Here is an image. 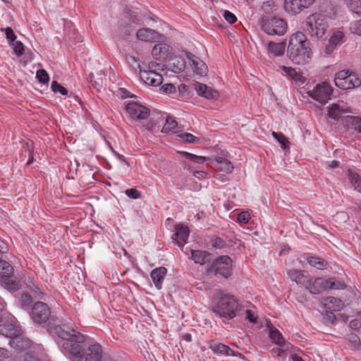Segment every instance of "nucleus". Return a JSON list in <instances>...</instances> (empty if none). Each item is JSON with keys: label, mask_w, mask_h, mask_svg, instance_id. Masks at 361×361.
Instances as JSON below:
<instances>
[{"label": "nucleus", "mask_w": 361, "mask_h": 361, "mask_svg": "<svg viewBox=\"0 0 361 361\" xmlns=\"http://www.w3.org/2000/svg\"><path fill=\"white\" fill-rule=\"evenodd\" d=\"M349 10L359 16L361 15V0H343Z\"/></svg>", "instance_id": "nucleus-38"}, {"label": "nucleus", "mask_w": 361, "mask_h": 361, "mask_svg": "<svg viewBox=\"0 0 361 361\" xmlns=\"http://www.w3.org/2000/svg\"><path fill=\"white\" fill-rule=\"evenodd\" d=\"M304 257L311 267L317 269L324 270L327 267V262L320 257L311 256L309 254H305Z\"/></svg>", "instance_id": "nucleus-30"}, {"label": "nucleus", "mask_w": 361, "mask_h": 361, "mask_svg": "<svg viewBox=\"0 0 361 361\" xmlns=\"http://www.w3.org/2000/svg\"><path fill=\"white\" fill-rule=\"evenodd\" d=\"M0 357H8V353L6 349L4 348H0Z\"/></svg>", "instance_id": "nucleus-64"}, {"label": "nucleus", "mask_w": 361, "mask_h": 361, "mask_svg": "<svg viewBox=\"0 0 361 361\" xmlns=\"http://www.w3.org/2000/svg\"><path fill=\"white\" fill-rule=\"evenodd\" d=\"M213 166L216 170H219L226 173H231L233 170V166L231 161L224 157L215 158Z\"/></svg>", "instance_id": "nucleus-28"}, {"label": "nucleus", "mask_w": 361, "mask_h": 361, "mask_svg": "<svg viewBox=\"0 0 361 361\" xmlns=\"http://www.w3.org/2000/svg\"><path fill=\"white\" fill-rule=\"evenodd\" d=\"M195 90L197 94L207 99L216 100L219 98V92L211 87L200 82H195L194 84Z\"/></svg>", "instance_id": "nucleus-17"}, {"label": "nucleus", "mask_w": 361, "mask_h": 361, "mask_svg": "<svg viewBox=\"0 0 361 361\" xmlns=\"http://www.w3.org/2000/svg\"><path fill=\"white\" fill-rule=\"evenodd\" d=\"M177 122L173 118L168 117L166 118V123L161 129V133L166 134H173L177 132Z\"/></svg>", "instance_id": "nucleus-35"}, {"label": "nucleus", "mask_w": 361, "mask_h": 361, "mask_svg": "<svg viewBox=\"0 0 361 361\" xmlns=\"http://www.w3.org/2000/svg\"><path fill=\"white\" fill-rule=\"evenodd\" d=\"M328 116L332 119L338 120L343 114L350 112V108L345 103H334L327 107Z\"/></svg>", "instance_id": "nucleus-16"}, {"label": "nucleus", "mask_w": 361, "mask_h": 361, "mask_svg": "<svg viewBox=\"0 0 361 361\" xmlns=\"http://www.w3.org/2000/svg\"><path fill=\"white\" fill-rule=\"evenodd\" d=\"M246 319H247L250 322L255 323L257 322V317L255 314L250 310H247L245 311Z\"/></svg>", "instance_id": "nucleus-59"}, {"label": "nucleus", "mask_w": 361, "mask_h": 361, "mask_svg": "<svg viewBox=\"0 0 361 361\" xmlns=\"http://www.w3.org/2000/svg\"><path fill=\"white\" fill-rule=\"evenodd\" d=\"M0 274L1 279L5 276H8V275L13 274V267L5 260H2L0 259Z\"/></svg>", "instance_id": "nucleus-37"}, {"label": "nucleus", "mask_w": 361, "mask_h": 361, "mask_svg": "<svg viewBox=\"0 0 361 361\" xmlns=\"http://www.w3.org/2000/svg\"><path fill=\"white\" fill-rule=\"evenodd\" d=\"M288 56L295 64L305 65L312 59L310 42L302 32H296L289 39L287 47Z\"/></svg>", "instance_id": "nucleus-2"}, {"label": "nucleus", "mask_w": 361, "mask_h": 361, "mask_svg": "<svg viewBox=\"0 0 361 361\" xmlns=\"http://www.w3.org/2000/svg\"><path fill=\"white\" fill-rule=\"evenodd\" d=\"M209 271L228 279L232 274V259L228 255H222L214 259Z\"/></svg>", "instance_id": "nucleus-9"}, {"label": "nucleus", "mask_w": 361, "mask_h": 361, "mask_svg": "<svg viewBox=\"0 0 361 361\" xmlns=\"http://www.w3.org/2000/svg\"><path fill=\"white\" fill-rule=\"evenodd\" d=\"M273 137L278 140L283 148H286V145L288 143L287 138L282 134L276 132L272 133Z\"/></svg>", "instance_id": "nucleus-50"}, {"label": "nucleus", "mask_w": 361, "mask_h": 361, "mask_svg": "<svg viewBox=\"0 0 361 361\" xmlns=\"http://www.w3.org/2000/svg\"><path fill=\"white\" fill-rule=\"evenodd\" d=\"M125 193L128 197L135 200L139 198L140 196L138 190L135 188L128 189L125 191Z\"/></svg>", "instance_id": "nucleus-53"}, {"label": "nucleus", "mask_w": 361, "mask_h": 361, "mask_svg": "<svg viewBox=\"0 0 361 361\" xmlns=\"http://www.w3.org/2000/svg\"><path fill=\"white\" fill-rule=\"evenodd\" d=\"M326 283H328V282L325 279L317 278L313 280L309 277L305 288L312 294H319V293L326 290Z\"/></svg>", "instance_id": "nucleus-20"}, {"label": "nucleus", "mask_w": 361, "mask_h": 361, "mask_svg": "<svg viewBox=\"0 0 361 361\" xmlns=\"http://www.w3.org/2000/svg\"><path fill=\"white\" fill-rule=\"evenodd\" d=\"M209 348L215 354L225 355L227 356H236L237 355V354L232 349H231L228 345H226L221 343L211 341L209 344Z\"/></svg>", "instance_id": "nucleus-26"}, {"label": "nucleus", "mask_w": 361, "mask_h": 361, "mask_svg": "<svg viewBox=\"0 0 361 361\" xmlns=\"http://www.w3.org/2000/svg\"><path fill=\"white\" fill-rule=\"evenodd\" d=\"M328 283H326V289L331 290H343L345 288V285L339 281H335L334 279H326Z\"/></svg>", "instance_id": "nucleus-41"}, {"label": "nucleus", "mask_w": 361, "mask_h": 361, "mask_svg": "<svg viewBox=\"0 0 361 361\" xmlns=\"http://www.w3.org/2000/svg\"><path fill=\"white\" fill-rule=\"evenodd\" d=\"M286 49L285 42H269L267 45V49L269 54H271L274 56H279L284 54Z\"/></svg>", "instance_id": "nucleus-33"}, {"label": "nucleus", "mask_w": 361, "mask_h": 361, "mask_svg": "<svg viewBox=\"0 0 361 361\" xmlns=\"http://www.w3.org/2000/svg\"><path fill=\"white\" fill-rule=\"evenodd\" d=\"M192 259L195 263L204 264L208 262V257L209 254L206 251L202 250H190Z\"/></svg>", "instance_id": "nucleus-34"}, {"label": "nucleus", "mask_w": 361, "mask_h": 361, "mask_svg": "<svg viewBox=\"0 0 361 361\" xmlns=\"http://www.w3.org/2000/svg\"><path fill=\"white\" fill-rule=\"evenodd\" d=\"M137 19L133 12L130 11L124 12L118 21L116 34L122 37H128L134 32Z\"/></svg>", "instance_id": "nucleus-5"}, {"label": "nucleus", "mask_w": 361, "mask_h": 361, "mask_svg": "<svg viewBox=\"0 0 361 361\" xmlns=\"http://www.w3.org/2000/svg\"><path fill=\"white\" fill-rule=\"evenodd\" d=\"M262 28L268 35H283L286 32V23L279 18H264L262 20Z\"/></svg>", "instance_id": "nucleus-8"}, {"label": "nucleus", "mask_w": 361, "mask_h": 361, "mask_svg": "<svg viewBox=\"0 0 361 361\" xmlns=\"http://www.w3.org/2000/svg\"><path fill=\"white\" fill-rule=\"evenodd\" d=\"M334 83L340 89L350 90L359 87L361 85V79L349 71L342 70L336 74Z\"/></svg>", "instance_id": "nucleus-6"}, {"label": "nucleus", "mask_w": 361, "mask_h": 361, "mask_svg": "<svg viewBox=\"0 0 361 361\" xmlns=\"http://www.w3.org/2000/svg\"><path fill=\"white\" fill-rule=\"evenodd\" d=\"M186 57L190 61V64L196 74L200 75H204L207 73V67L204 61L200 60L194 54L186 52Z\"/></svg>", "instance_id": "nucleus-19"}, {"label": "nucleus", "mask_w": 361, "mask_h": 361, "mask_svg": "<svg viewBox=\"0 0 361 361\" xmlns=\"http://www.w3.org/2000/svg\"><path fill=\"white\" fill-rule=\"evenodd\" d=\"M163 48H165V45L164 44H158V45H156L154 46L153 50H152V54L155 56H157V52L158 51H161L162 50Z\"/></svg>", "instance_id": "nucleus-63"}, {"label": "nucleus", "mask_w": 361, "mask_h": 361, "mask_svg": "<svg viewBox=\"0 0 361 361\" xmlns=\"http://www.w3.org/2000/svg\"><path fill=\"white\" fill-rule=\"evenodd\" d=\"M163 92L169 94H173L176 92V87L171 83L165 84L161 87Z\"/></svg>", "instance_id": "nucleus-55"}, {"label": "nucleus", "mask_w": 361, "mask_h": 361, "mask_svg": "<svg viewBox=\"0 0 361 361\" xmlns=\"http://www.w3.org/2000/svg\"><path fill=\"white\" fill-rule=\"evenodd\" d=\"M238 307L239 305L233 295L223 293L221 295L218 303L213 308V311L220 317L231 319L236 316Z\"/></svg>", "instance_id": "nucleus-4"}, {"label": "nucleus", "mask_w": 361, "mask_h": 361, "mask_svg": "<svg viewBox=\"0 0 361 361\" xmlns=\"http://www.w3.org/2000/svg\"><path fill=\"white\" fill-rule=\"evenodd\" d=\"M344 34L341 31H336L333 33L329 40L331 41V44L338 46L343 43V39Z\"/></svg>", "instance_id": "nucleus-44"}, {"label": "nucleus", "mask_w": 361, "mask_h": 361, "mask_svg": "<svg viewBox=\"0 0 361 361\" xmlns=\"http://www.w3.org/2000/svg\"><path fill=\"white\" fill-rule=\"evenodd\" d=\"M167 273V269L164 267H159L153 269L150 273L152 280L158 290H161Z\"/></svg>", "instance_id": "nucleus-22"}, {"label": "nucleus", "mask_w": 361, "mask_h": 361, "mask_svg": "<svg viewBox=\"0 0 361 361\" xmlns=\"http://www.w3.org/2000/svg\"><path fill=\"white\" fill-rule=\"evenodd\" d=\"M51 90L55 93H60L62 95H67L68 91L67 90L63 87L61 84L58 83L56 81H53L51 83Z\"/></svg>", "instance_id": "nucleus-47"}, {"label": "nucleus", "mask_w": 361, "mask_h": 361, "mask_svg": "<svg viewBox=\"0 0 361 361\" xmlns=\"http://www.w3.org/2000/svg\"><path fill=\"white\" fill-rule=\"evenodd\" d=\"M330 18L320 13L308 16L302 23L303 30L312 39H321L326 33L330 23Z\"/></svg>", "instance_id": "nucleus-3"}, {"label": "nucleus", "mask_w": 361, "mask_h": 361, "mask_svg": "<svg viewBox=\"0 0 361 361\" xmlns=\"http://www.w3.org/2000/svg\"><path fill=\"white\" fill-rule=\"evenodd\" d=\"M350 30L353 34L361 36V19L352 22Z\"/></svg>", "instance_id": "nucleus-46"}, {"label": "nucleus", "mask_w": 361, "mask_h": 361, "mask_svg": "<svg viewBox=\"0 0 361 361\" xmlns=\"http://www.w3.org/2000/svg\"><path fill=\"white\" fill-rule=\"evenodd\" d=\"M223 16L225 20L231 24L234 23L237 20L235 16L228 11H224Z\"/></svg>", "instance_id": "nucleus-52"}, {"label": "nucleus", "mask_w": 361, "mask_h": 361, "mask_svg": "<svg viewBox=\"0 0 361 361\" xmlns=\"http://www.w3.org/2000/svg\"><path fill=\"white\" fill-rule=\"evenodd\" d=\"M1 286L9 291H16L20 288V281L13 275H8L1 279Z\"/></svg>", "instance_id": "nucleus-29"}, {"label": "nucleus", "mask_w": 361, "mask_h": 361, "mask_svg": "<svg viewBox=\"0 0 361 361\" xmlns=\"http://www.w3.org/2000/svg\"><path fill=\"white\" fill-rule=\"evenodd\" d=\"M314 3V0H284V9L291 15L300 13Z\"/></svg>", "instance_id": "nucleus-13"}, {"label": "nucleus", "mask_w": 361, "mask_h": 361, "mask_svg": "<svg viewBox=\"0 0 361 361\" xmlns=\"http://www.w3.org/2000/svg\"><path fill=\"white\" fill-rule=\"evenodd\" d=\"M1 31L4 32L6 37L9 43L14 42L16 39V35L11 27H7L6 28H2Z\"/></svg>", "instance_id": "nucleus-48"}, {"label": "nucleus", "mask_w": 361, "mask_h": 361, "mask_svg": "<svg viewBox=\"0 0 361 361\" xmlns=\"http://www.w3.org/2000/svg\"><path fill=\"white\" fill-rule=\"evenodd\" d=\"M55 333L61 339L60 345L63 353L73 361H79L85 355V336L68 326H56Z\"/></svg>", "instance_id": "nucleus-1"}, {"label": "nucleus", "mask_w": 361, "mask_h": 361, "mask_svg": "<svg viewBox=\"0 0 361 361\" xmlns=\"http://www.w3.org/2000/svg\"><path fill=\"white\" fill-rule=\"evenodd\" d=\"M8 251V245L0 239V255Z\"/></svg>", "instance_id": "nucleus-60"}, {"label": "nucleus", "mask_w": 361, "mask_h": 361, "mask_svg": "<svg viewBox=\"0 0 361 361\" xmlns=\"http://www.w3.org/2000/svg\"><path fill=\"white\" fill-rule=\"evenodd\" d=\"M36 78L37 80L44 84H46L49 80V76L44 69L38 70L36 73Z\"/></svg>", "instance_id": "nucleus-45"}, {"label": "nucleus", "mask_w": 361, "mask_h": 361, "mask_svg": "<svg viewBox=\"0 0 361 361\" xmlns=\"http://www.w3.org/2000/svg\"><path fill=\"white\" fill-rule=\"evenodd\" d=\"M32 302V298L30 295L23 293L19 299V303L24 309H28Z\"/></svg>", "instance_id": "nucleus-43"}, {"label": "nucleus", "mask_w": 361, "mask_h": 361, "mask_svg": "<svg viewBox=\"0 0 361 361\" xmlns=\"http://www.w3.org/2000/svg\"><path fill=\"white\" fill-rule=\"evenodd\" d=\"M348 178L355 190L361 193V176L353 169H348Z\"/></svg>", "instance_id": "nucleus-32"}, {"label": "nucleus", "mask_w": 361, "mask_h": 361, "mask_svg": "<svg viewBox=\"0 0 361 361\" xmlns=\"http://www.w3.org/2000/svg\"><path fill=\"white\" fill-rule=\"evenodd\" d=\"M288 277L298 286L306 287L309 276L303 270L290 269L287 272Z\"/></svg>", "instance_id": "nucleus-25"}, {"label": "nucleus", "mask_w": 361, "mask_h": 361, "mask_svg": "<svg viewBox=\"0 0 361 361\" xmlns=\"http://www.w3.org/2000/svg\"><path fill=\"white\" fill-rule=\"evenodd\" d=\"M4 306L2 304H0V325L3 324L4 321L6 320L8 315L6 313L3 311Z\"/></svg>", "instance_id": "nucleus-62"}, {"label": "nucleus", "mask_w": 361, "mask_h": 361, "mask_svg": "<svg viewBox=\"0 0 361 361\" xmlns=\"http://www.w3.org/2000/svg\"><path fill=\"white\" fill-rule=\"evenodd\" d=\"M30 315L34 322L42 324L46 322L49 319L51 310L47 303L37 302L32 307Z\"/></svg>", "instance_id": "nucleus-10"}, {"label": "nucleus", "mask_w": 361, "mask_h": 361, "mask_svg": "<svg viewBox=\"0 0 361 361\" xmlns=\"http://www.w3.org/2000/svg\"><path fill=\"white\" fill-rule=\"evenodd\" d=\"M269 336L271 341L279 346V348L273 349L272 351L276 353L277 356H283V354L293 348V345L289 342H286L282 334L276 329H271Z\"/></svg>", "instance_id": "nucleus-11"}, {"label": "nucleus", "mask_w": 361, "mask_h": 361, "mask_svg": "<svg viewBox=\"0 0 361 361\" xmlns=\"http://www.w3.org/2000/svg\"><path fill=\"white\" fill-rule=\"evenodd\" d=\"M332 86L327 82L317 84L312 90L307 91L309 97L322 104H325L331 99L333 93Z\"/></svg>", "instance_id": "nucleus-7"}, {"label": "nucleus", "mask_w": 361, "mask_h": 361, "mask_svg": "<svg viewBox=\"0 0 361 361\" xmlns=\"http://www.w3.org/2000/svg\"><path fill=\"white\" fill-rule=\"evenodd\" d=\"M173 71L179 73L184 70L185 64V61L181 57H175L172 59Z\"/></svg>", "instance_id": "nucleus-40"}, {"label": "nucleus", "mask_w": 361, "mask_h": 361, "mask_svg": "<svg viewBox=\"0 0 361 361\" xmlns=\"http://www.w3.org/2000/svg\"><path fill=\"white\" fill-rule=\"evenodd\" d=\"M348 339L350 342L354 343L355 345H359L360 343L359 336L353 333L348 335Z\"/></svg>", "instance_id": "nucleus-57"}, {"label": "nucleus", "mask_w": 361, "mask_h": 361, "mask_svg": "<svg viewBox=\"0 0 361 361\" xmlns=\"http://www.w3.org/2000/svg\"><path fill=\"white\" fill-rule=\"evenodd\" d=\"M126 111L133 119L145 120L149 116V109L136 102H126Z\"/></svg>", "instance_id": "nucleus-12"}, {"label": "nucleus", "mask_w": 361, "mask_h": 361, "mask_svg": "<svg viewBox=\"0 0 361 361\" xmlns=\"http://www.w3.org/2000/svg\"><path fill=\"white\" fill-rule=\"evenodd\" d=\"M140 78L145 82V84L147 85H151L152 87H157L163 82V78L161 75L153 71L140 70Z\"/></svg>", "instance_id": "nucleus-15"}, {"label": "nucleus", "mask_w": 361, "mask_h": 361, "mask_svg": "<svg viewBox=\"0 0 361 361\" xmlns=\"http://www.w3.org/2000/svg\"><path fill=\"white\" fill-rule=\"evenodd\" d=\"M13 52L18 56H20L24 54V46L23 43L20 41H17L13 43Z\"/></svg>", "instance_id": "nucleus-49"}, {"label": "nucleus", "mask_w": 361, "mask_h": 361, "mask_svg": "<svg viewBox=\"0 0 361 361\" xmlns=\"http://www.w3.org/2000/svg\"><path fill=\"white\" fill-rule=\"evenodd\" d=\"M9 344L17 351H22L30 348L32 345V341L20 334L16 338L10 339Z\"/></svg>", "instance_id": "nucleus-27"}, {"label": "nucleus", "mask_w": 361, "mask_h": 361, "mask_svg": "<svg viewBox=\"0 0 361 361\" xmlns=\"http://www.w3.org/2000/svg\"><path fill=\"white\" fill-rule=\"evenodd\" d=\"M189 235L190 230L188 227L182 224H178L175 226V232L171 238L174 244L183 247L187 243Z\"/></svg>", "instance_id": "nucleus-14"}, {"label": "nucleus", "mask_w": 361, "mask_h": 361, "mask_svg": "<svg viewBox=\"0 0 361 361\" xmlns=\"http://www.w3.org/2000/svg\"><path fill=\"white\" fill-rule=\"evenodd\" d=\"M237 219L241 224H247L250 219V214L247 212H242L238 214Z\"/></svg>", "instance_id": "nucleus-51"}, {"label": "nucleus", "mask_w": 361, "mask_h": 361, "mask_svg": "<svg viewBox=\"0 0 361 361\" xmlns=\"http://www.w3.org/2000/svg\"><path fill=\"white\" fill-rule=\"evenodd\" d=\"M345 122L352 128L361 133V117L348 116Z\"/></svg>", "instance_id": "nucleus-36"}, {"label": "nucleus", "mask_w": 361, "mask_h": 361, "mask_svg": "<svg viewBox=\"0 0 361 361\" xmlns=\"http://www.w3.org/2000/svg\"><path fill=\"white\" fill-rule=\"evenodd\" d=\"M324 307L331 311H338L343 306L342 301L334 297H327L323 301Z\"/></svg>", "instance_id": "nucleus-31"}, {"label": "nucleus", "mask_w": 361, "mask_h": 361, "mask_svg": "<svg viewBox=\"0 0 361 361\" xmlns=\"http://www.w3.org/2000/svg\"><path fill=\"white\" fill-rule=\"evenodd\" d=\"M180 137L189 143H194L197 139L195 136L188 133H183Z\"/></svg>", "instance_id": "nucleus-56"}, {"label": "nucleus", "mask_w": 361, "mask_h": 361, "mask_svg": "<svg viewBox=\"0 0 361 361\" xmlns=\"http://www.w3.org/2000/svg\"><path fill=\"white\" fill-rule=\"evenodd\" d=\"M212 245L216 249H221L224 247L225 243L221 238H216L212 240Z\"/></svg>", "instance_id": "nucleus-54"}, {"label": "nucleus", "mask_w": 361, "mask_h": 361, "mask_svg": "<svg viewBox=\"0 0 361 361\" xmlns=\"http://www.w3.org/2000/svg\"><path fill=\"white\" fill-rule=\"evenodd\" d=\"M180 154H183L186 159L197 164H202L207 159V157H205L197 156L187 152H180Z\"/></svg>", "instance_id": "nucleus-42"}, {"label": "nucleus", "mask_w": 361, "mask_h": 361, "mask_svg": "<svg viewBox=\"0 0 361 361\" xmlns=\"http://www.w3.org/2000/svg\"><path fill=\"white\" fill-rule=\"evenodd\" d=\"M136 37L140 41L154 42L159 38V33L150 28H140L137 31Z\"/></svg>", "instance_id": "nucleus-23"}, {"label": "nucleus", "mask_w": 361, "mask_h": 361, "mask_svg": "<svg viewBox=\"0 0 361 361\" xmlns=\"http://www.w3.org/2000/svg\"><path fill=\"white\" fill-rule=\"evenodd\" d=\"M277 71L281 73L283 76H287L295 82L304 83L306 80L305 78L296 68L280 66Z\"/></svg>", "instance_id": "nucleus-21"}, {"label": "nucleus", "mask_w": 361, "mask_h": 361, "mask_svg": "<svg viewBox=\"0 0 361 361\" xmlns=\"http://www.w3.org/2000/svg\"><path fill=\"white\" fill-rule=\"evenodd\" d=\"M27 287L30 288L32 296L35 299H42V292L40 289L34 283L33 281L30 277H29V280L27 281Z\"/></svg>", "instance_id": "nucleus-39"}, {"label": "nucleus", "mask_w": 361, "mask_h": 361, "mask_svg": "<svg viewBox=\"0 0 361 361\" xmlns=\"http://www.w3.org/2000/svg\"><path fill=\"white\" fill-rule=\"evenodd\" d=\"M337 46L334 44H331V41L329 40L328 43L326 44L324 48V52L326 54H331L336 49Z\"/></svg>", "instance_id": "nucleus-58"}, {"label": "nucleus", "mask_w": 361, "mask_h": 361, "mask_svg": "<svg viewBox=\"0 0 361 361\" xmlns=\"http://www.w3.org/2000/svg\"><path fill=\"white\" fill-rule=\"evenodd\" d=\"M325 164H326V168H327V169H335L339 166V161L334 160L331 161H326L325 163Z\"/></svg>", "instance_id": "nucleus-61"}, {"label": "nucleus", "mask_w": 361, "mask_h": 361, "mask_svg": "<svg viewBox=\"0 0 361 361\" xmlns=\"http://www.w3.org/2000/svg\"><path fill=\"white\" fill-rule=\"evenodd\" d=\"M20 334V329L12 321L10 322L7 316L4 324L0 325V334L12 339L16 338Z\"/></svg>", "instance_id": "nucleus-18"}, {"label": "nucleus", "mask_w": 361, "mask_h": 361, "mask_svg": "<svg viewBox=\"0 0 361 361\" xmlns=\"http://www.w3.org/2000/svg\"><path fill=\"white\" fill-rule=\"evenodd\" d=\"M102 357V346L94 343L88 347L85 354V361H101Z\"/></svg>", "instance_id": "nucleus-24"}]
</instances>
